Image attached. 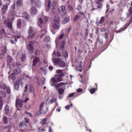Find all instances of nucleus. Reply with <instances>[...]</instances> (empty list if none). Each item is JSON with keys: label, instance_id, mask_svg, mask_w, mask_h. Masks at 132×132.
I'll use <instances>...</instances> for the list:
<instances>
[{"label": "nucleus", "instance_id": "nucleus-26", "mask_svg": "<svg viewBox=\"0 0 132 132\" xmlns=\"http://www.w3.org/2000/svg\"><path fill=\"white\" fill-rule=\"evenodd\" d=\"M9 78L10 79H11L13 80H14L15 79V77L14 73H12L11 76L9 77Z\"/></svg>", "mask_w": 132, "mask_h": 132}, {"label": "nucleus", "instance_id": "nucleus-33", "mask_svg": "<svg viewBox=\"0 0 132 132\" xmlns=\"http://www.w3.org/2000/svg\"><path fill=\"white\" fill-rule=\"evenodd\" d=\"M3 121L4 123H7L8 121V119L6 117H4L3 119Z\"/></svg>", "mask_w": 132, "mask_h": 132}, {"label": "nucleus", "instance_id": "nucleus-15", "mask_svg": "<svg viewBox=\"0 0 132 132\" xmlns=\"http://www.w3.org/2000/svg\"><path fill=\"white\" fill-rule=\"evenodd\" d=\"M7 26L11 31H13L12 23L11 22H8L7 23Z\"/></svg>", "mask_w": 132, "mask_h": 132}, {"label": "nucleus", "instance_id": "nucleus-29", "mask_svg": "<svg viewBox=\"0 0 132 132\" xmlns=\"http://www.w3.org/2000/svg\"><path fill=\"white\" fill-rule=\"evenodd\" d=\"M55 77H56V78L57 79V82H60L62 81V78L60 77L57 75L55 76Z\"/></svg>", "mask_w": 132, "mask_h": 132}, {"label": "nucleus", "instance_id": "nucleus-31", "mask_svg": "<svg viewBox=\"0 0 132 132\" xmlns=\"http://www.w3.org/2000/svg\"><path fill=\"white\" fill-rule=\"evenodd\" d=\"M54 54L55 55H56L57 56H61V55L60 53L58 51H54Z\"/></svg>", "mask_w": 132, "mask_h": 132}, {"label": "nucleus", "instance_id": "nucleus-17", "mask_svg": "<svg viewBox=\"0 0 132 132\" xmlns=\"http://www.w3.org/2000/svg\"><path fill=\"white\" fill-rule=\"evenodd\" d=\"M10 108L9 105H7L5 107V113L6 114H9V112Z\"/></svg>", "mask_w": 132, "mask_h": 132}, {"label": "nucleus", "instance_id": "nucleus-43", "mask_svg": "<svg viewBox=\"0 0 132 132\" xmlns=\"http://www.w3.org/2000/svg\"><path fill=\"white\" fill-rule=\"evenodd\" d=\"M5 2L7 5H9L10 3V0H4Z\"/></svg>", "mask_w": 132, "mask_h": 132}, {"label": "nucleus", "instance_id": "nucleus-4", "mask_svg": "<svg viewBox=\"0 0 132 132\" xmlns=\"http://www.w3.org/2000/svg\"><path fill=\"white\" fill-rule=\"evenodd\" d=\"M28 33V38H29L34 37L35 35V33L34 31L32 28L31 27L29 28Z\"/></svg>", "mask_w": 132, "mask_h": 132}, {"label": "nucleus", "instance_id": "nucleus-60", "mask_svg": "<svg viewBox=\"0 0 132 132\" xmlns=\"http://www.w3.org/2000/svg\"><path fill=\"white\" fill-rule=\"evenodd\" d=\"M33 88V87L32 86H30V87L29 88V91L30 92L32 90V89Z\"/></svg>", "mask_w": 132, "mask_h": 132}, {"label": "nucleus", "instance_id": "nucleus-57", "mask_svg": "<svg viewBox=\"0 0 132 132\" xmlns=\"http://www.w3.org/2000/svg\"><path fill=\"white\" fill-rule=\"evenodd\" d=\"M64 35V34L63 33L61 34V35L60 36V37H59V38L60 39H62Z\"/></svg>", "mask_w": 132, "mask_h": 132}, {"label": "nucleus", "instance_id": "nucleus-38", "mask_svg": "<svg viewBox=\"0 0 132 132\" xmlns=\"http://www.w3.org/2000/svg\"><path fill=\"white\" fill-rule=\"evenodd\" d=\"M65 42L64 41H62L61 45V47L62 49H63V48L65 44Z\"/></svg>", "mask_w": 132, "mask_h": 132}, {"label": "nucleus", "instance_id": "nucleus-37", "mask_svg": "<svg viewBox=\"0 0 132 132\" xmlns=\"http://www.w3.org/2000/svg\"><path fill=\"white\" fill-rule=\"evenodd\" d=\"M80 17V15H79V13L78 15L76 16L75 18L74 19V20L75 21H76L78 19H79Z\"/></svg>", "mask_w": 132, "mask_h": 132}, {"label": "nucleus", "instance_id": "nucleus-25", "mask_svg": "<svg viewBox=\"0 0 132 132\" xmlns=\"http://www.w3.org/2000/svg\"><path fill=\"white\" fill-rule=\"evenodd\" d=\"M44 103V102H42L40 104L39 106L40 111V112H42L43 108Z\"/></svg>", "mask_w": 132, "mask_h": 132}, {"label": "nucleus", "instance_id": "nucleus-48", "mask_svg": "<svg viewBox=\"0 0 132 132\" xmlns=\"http://www.w3.org/2000/svg\"><path fill=\"white\" fill-rule=\"evenodd\" d=\"M51 85L52 86H54L57 89L58 88V85L57 84H51Z\"/></svg>", "mask_w": 132, "mask_h": 132}, {"label": "nucleus", "instance_id": "nucleus-14", "mask_svg": "<svg viewBox=\"0 0 132 132\" xmlns=\"http://www.w3.org/2000/svg\"><path fill=\"white\" fill-rule=\"evenodd\" d=\"M57 90L59 93L60 94H63L64 93V90L63 88H57Z\"/></svg>", "mask_w": 132, "mask_h": 132}, {"label": "nucleus", "instance_id": "nucleus-18", "mask_svg": "<svg viewBox=\"0 0 132 132\" xmlns=\"http://www.w3.org/2000/svg\"><path fill=\"white\" fill-rule=\"evenodd\" d=\"M47 31L45 29L44 30H41V34L40 35V38H42L44 36L45 34Z\"/></svg>", "mask_w": 132, "mask_h": 132}, {"label": "nucleus", "instance_id": "nucleus-12", "mask_svg": "<svg viewBox=\"0 0 132 132\" xmlns=\"http://www.w3.org/2000/svg\"><path fill=\"white\" fill-rule=\"evenodd\" d=\"M31 12L32 15H35L37 12V10L35 7H32L31 9Z\"/></svg>", "mask_w": 132, "mask_h": 132}, {"label": "nucleus", "instance_id": "nucleus-36", "mask_svg": "<svg viewBox=\"0 0 132 132\" xmlns=\"http://www.w3.org/2000/svg\"><path fill=\"white\" fill-rule=\"evenodd\" d=\"M56 98H54L51 100L50 101V102L51 104L56 102Z\"/></svg>", "mask_w": 132, "mask_h": 132}, {"label": "nucleus", "instance_id": "nucleus-62", "mask_svg": "<svg viewBox=\"0 0 132 132\" xmlns=\"http://www.w3.org/2000/svg\"><path fill=\"white\" fill-rule=\"evenodd\" d=\"M26 113L30 117H32V115L31 113L26 112Z\"/></svg>", "mask_w": 132, "mask_h": 132}, {"label": "nucleus", "instance_id": "nucleus-51", "mask_svg": "<svg viewBox=\"0 0 132 132\" xmlns=\"http://www.w3.org/2000/svg\"><path fill=\"white\" fill-rule=\"evenodd\" d=\"M96 3L97 5L98 8H101L102 6V5L101 4H100L98 2H96Z\"/></svg>", "mask_w": 132, "mask_h": 132}, {"label": "nucleus", "instance_id": "nucleus-61", "mask_svg": "<svg viewBox=\"0 0 132 132\" xmlns=\"http://www.w3.org/2000/svg\"><path fill=\"white\" fill-rule=\"evenodd\" d=\"M97 40H98L99 43L101 44H102L103 43V41L101 40H100L98 38Z\"/></svg>", "mask_w": 132, "mask_h": 132}, {"label": "nucleus", "instance_id": "nucleus-47", "mask_svg": "<svg viewBox=\"0 0 132 132\" xmlns=\"http://www.w3.org/2000/svg\"><path fill=\"white\" fill-rule=\"evenodd\" d=\"M58 76L61 78L63 77L64 75V74L63 73H62L61 74L57 75Z\"/></svg>", "mask_w": 132, "mask_h": 132}, {"label": "nucleus", "instance_id": "nucleus-23", "mask_svg": "<svg viewBox=\"0 0 132 132\" xmlns=\"http://www.w3.org/2000/svg\"><path fill=\"white\" fill-rule=\"evenodd\" d=\"M6 85L4 84L2 82H1L0 84V88H2L3 89H4L6 88Z\"/></svg>", "mask_w": 132, "mask_h": 132}, {"label": "nucleus", "instance_id": "nucleus-35", "mask_svg": "<svg viewBox=\"0 0 132 132\" xmlns=\"http://www.w3.org/2000/svg\"><path fill=\"white\" fill-rule=\"evenodd\" d=\"M5 33L4 30L3 29H0V35H2Z\"/></svg>", "mask_w": 132, "mask_h": 132}, {"label": "nucleus", "instance_id": "nucleus-32", "mask_svg": "<svg viewBox=\"0 0 132 132\" xmlns=\"http://www.w3.org/2000/svg\"><path fill=\"white\" fill-rule=\"evenodd\" d=\"M2 98L1 97H0V109H2Z\"/></svg>", "mask_w": 132, "mask_h": 132}, {"label": "nucleus", "instance_id": "nucleus-3", "mask_svg": "<svg viewBox=\"0 0 132 132\" xmlns=\"http://www.w3.org/2000/svg\"><path fill=\"white\" fill-rule=\"evenodd\" d=\"M52 5V7H53L52 9H55V8L57 4L56 3V2L54 1H53L51 4V2L49 1H48V7L46 9V10L47 12H48L49 11Z\"/></svg>", "mask_w": 132, "mask_h": 132}, {"label": "nucleus", "instance_id": "nucleus-11", "mask_svg": "<svg viewBox=\"0 0 132 132\" xmlns=\"http://www.w3.org/2000/svg\"><path fill=\"white\" fill-rule=\"evenodd\" d=\"M131 23V22H130L127 23L126 24L124 28H121L119 30L117 31V32H119L124 30L128 27V26Z\"/></svg>", "mask_w": 132, "mask_h": 132}, {"label": "nucleus", "instance_id": "nucleus-16", "mask_svg": "<svg viewBox=\"0 0 132 132\" xmlns=\"http://www.w3.org/2000/svg\"><path fill=\"white\" fill-rule=\"evenodd\" d=\"M129 13L127 14V16L128 17L130 16H132V7H130L128 10Z\"/></svg>", "mask_w": 132, "mask_h": 132}, {"label": "nucleus", "instance_id": "nucleus-56", "mask_svg": "<svg viewBox=\"0 0 132 132\" xmlns=\"http://www.w3.org/2000/svg\"><path fill=\"white\" fill-rule=\"evenodd\" d=\"M7 89V93H10V89L9 88L6 87Z\"/></svg>", "mask_w": 132, "mask_h": 132}, {"label": "nucleus", "instance_id": "nucleus-28", "mask_svg": "<svg viewBox=\"0 0 132 132\" xmlns=\"http://www.w3.org/2000/svg\"><path fill=\"white\" fill-rule=\"evenodd\" d=\"M40 69L42 72H44L45 73H46V71L47 69L46 67H41Z\"/></svg>", "mask_w": 132, "mask_h": 132}, {"label": "nucleus", "instance_id": "nucleus-6", "mask_svg": "<svg viewBox=\"0 0 132 132\" xmlns=\"http://www.w3.org/2000/svg\"><path fill=\"white\" fill-rule=\"evenodd\" d=\"M34 43L32 42H30L29 43L27 47V48L30 54L32 53H33L34 50L33 45Z\"/></svg>", "mask_w": 132, "mask_h": 132}, {"label": "nucleus", "instance_id": "nucleus-49", "mask_svg": "<svg viewBox=\"0 0 132 132\" xmlns=\"http://www.w3.org/2000/svg\"><path fill=\"white\" fill-rule=\"evenodd\" d=\"M22 60L23 61H24L25 60V55L24 54H23L22 57Z\"/></svg>", "mask_w": 132, "mask_h": 132}, {"label": "nucleus", "instance_id": "nucleus-7", "mask_svg": "<svg viewBox=\"0 0 132 132\" xmlns=\"http://www.w3.org/2000/svg\"><path fill=\"white\" fill-rule=\"evenodd\" d=\"M2 52V53L0 55V59L2 58L3 56L6 52L7 51V47L5 46H3L1 47Z\"/></svg>", "mask_w": 132, "mask_h": 132}, {"label": "nucleus", "instance_id": "nucleus-53", "mask_svg": "<svg viewBox=\"0 0 132 132\" xmlns=\"http://www.w3.org/2000/svg\"><path fill=\"white\" fill-rule=\"evenodd\" d=\"M64 84H65L63 82H61L59 84H57V85H58V88H59V86L62 85H64Z\"/></svg>", "mask_w": 132, "mask_h": 132}, {"label": "nucleus", "instance_id": "nucleus-46", "mask_svg": "<svg viewBox=\"0 0 132 132\" xmlns=\"http://www.w3.org/2000/svg\"><path fill=\"white\" fill-rule=\"evenodd\" d=\"M61 10L63 12H64L65 11V7L64 6H61Z\"/></svg>", "mask_w": 132, "mask_h": 132}, {"label": "nucleus", "instance_id": "nucleus-50", "mask_svg": "<svg viewBox=\"0 0 132 132\" xmlns=\"http://www.w3.org/2000/svg\"><path fill=\"white\" fill-rule=\"evenodd\" d=\"M28 87L27 85H26L25 87H24V92H27V91L28 90Z\"/></svg>", "mask_w": 132, "mask_h": 132}, {"label": "nucleus", "instance_id": "nucleus-40", "mask_svg": "<svg viewBox=\"0 0 132 132\" xmlns=\"http://www.w3.org/2000/svg\"><path fill=\"white\" fill-rule=\"evenodd\" d=\"M12 60V59L11 57L10 56H8V62H10Z\"/></svg>", "mask_w": 132, "mask_h": 132}, {"label": "nucleus", "instance_id": "nucleus-22", "mask_svg": "<svg viewBox=\"0 0 132 132\" xmlns=\"http://www.w3.org/2000/svg\"><path fill=\"white\" fill-rule=\"evenodd\" d=\"M22 4V1L21 0H18L16 2V4L18 6H21Z\"/></svg>", "mask_w": 132, "mask_h": 132}, {"label": "nucleus", "instance_id": "nucleus-21", "mask_svg": "<svg viewBox=\"0 0 132 132\" xmlns=\"http://www.w3.org/2000/svg\"><path fill=\"white\" fill-rule=\"evenodd\" d=\"M21 72V70L19 68H17L14 70V73L16 74H17L20 73Z\"/></svg>", "mask_w": 132, "mask_h": 132}, {"label": "nucleus", "instance_id": "nucleus-5", "mask_svg": "<svg viewBox=\"0 0 132 132\" xmlns=\"http://www.w3.org/2000/svg\"><path fill=\"white\" fill-rule=\"evenodd\" d=\"M22 83V79L20 78L17 79L16 83L14 86V88L16 90H18L19 88V86Z\"/></svg>", "mask_w": 132, "mask_h": 132}, {"label": "nucleus", "instance_id": "nucleus-41", "mask_svg": "<svg viewBox=\"0 0 132 132\" xmlns=\"http://www.w3.org/2000/svg\"><path fill=\"white\" fill-rule=\"evenodd\" d=\"M24 17H25L27 19H28L29 18V16L27 13H25L24 14Z\"/></svg>", "mask_w": 132, "mask_h": 132}, {"label": "nucleus", "instance_id": "nucleus-9", "mask_svg": "<svg viewBox=\"0 0 132 132\" xmlns=\"http://www.w3.org/2000/svg\"><path fill=\"white\" fill-rule=\"evenodd\" d=\"M40 63L39 58L37 57H35L33 60V65H35L37 64H39Z\"/></svg>", "mask_w": 132, "mask_h": 132}, {"label": "nucleus", "instance_id": "nucleus-52", "mask_svg": "<svg viewBox=\"0 0 132 132\" xmlns=\"http://www.w3.org/2000/svg\"><path fill=\"white\" fill-rule=\"evenodd\" d=\"M46 119H43L41 122L42 124V125H44V124H45L46 123Z\"/></svg>", "mask_w": 132, "mask_h": 132}, {"label": "nucleus", "instance_id": "nucleus-54", "mask_svg": "<svg viewBox=\"0 0 132 132\" xmlns=\"http://www.w3.org/2000/svg\"><path fill=\"white\" fill-rule=\"evenodd\" d=\"M71 29V28H69L67 29L66 30V31L67 32V34H68L69 33V32L70 31Z\"/></svg>", "mask_w": 132, "mask_h": 132}, {"label": "nucleus", "instance_id": "nucleus-58", "mask_svg": "<svg viewBox=\"0 0 132 132\" xmlns=\"http://www.w3.org/2000/svg\"><path fill=\"white\" fill-rule=\"evenodd\" d=\"M74 95V93H71L68 96L69 97H72Z\"/></svg>", "mask_w": 132, "mask_h": 132}, {"label": "nucleus", "instance_id": "nucleus-34", "mask_svg": "<svg viewBox=\"0 0 132 132\" xmlns=\"http://www.w3.org/2000/svg\"><path fill=\"white\" fill-rule=\"evenodd\" d=\"M51 80L52 81V82L53 83L57 82V79L56 78V77H55L52 78L51 79Z\"/></svg>", "mask_w": 132, "mask_h": 132}, {"label": "nucleus", "instance_id": "nucleus-27", "mask_svg": "<svg viewBox=\"0 0 132 132\" xmlns=\"http://www.w3.org/2000/svg\"><path fill=\"white\" fill-rule=\"evenodd\" d=\"M21 24V21L19 19L17 21V26L18 28H20V27Z\"/></svg>", "mask_w": 132, "mask_h": 132}, {"label": "nucleus", "instance_id": "nucleus-64", "mask_svg": "<svg viewBox=\"0 0 132 132\" xmlns=\"http://www.w3.org/2000/svg\"><path fill=\"white\" fill-rule=\"evenodd\" d=\"M82 90L81 88H79L77 90V92H80L82 91Z\"/></svg>", "mask_w": 132, "mask_h": 132}, {"label": "nucleus", "instance_id": "nucleus-24", "mask_svg": "<svg viewBox=\"0 0 132 132\" xmlns=\"http://www.w3.org/2000/svg\"><path fill=\"white\" fill-rule=\"evenodd\" d=\"M38 23L40 27H41L40 25H42L43 23V21L41 18H40L38 19Z\"/></svg>", "mask_w": 132, "mask_h": 132}, {"label": "nucleus", "instance_id": "nucleus-10", "mask_svg": "<svg viewBox=\"0 0 132 132\" xmlns=\"http://www.w3.org/2000/svg\"><path fill=\"white\" fill-rule=\"evenodd\" d=\"M23 102L21 101L20 100L16 99V107H22L21 103Z\"/></svg>", "mask_w": 132, "mask_h": 132}, {"label": "nucleus", "instance_id": "nucleus-63", "mask_svg": "<svg viewBox=\"0 0 132 132\" xmlns=\"http://www.w3.org/2000/svg\"><path fill=\"white\" fill-rule=\"evenodd\" d=\"M105 39H107L108 38V34L107 33H106L105 34Z\"/></svg>", "mask_w": 132, "mask_h": 132}, {"label": "nucleus", "instance_id": "nucleus-39", "mask_svg": "<svg viewBox=\"0 0 132 132\" xmlns=\"http://www.w3.org/2000/svg\"><path fill=\"white\" fill-rule=\"evenodd\" d=\"M63 70H61L58 69L56 71V72L57 73H63Z\"/></svg>", "mask_w": 132, "mask_h": 132}, {"label": "nucleus", "instance_id": "nucleus-1", "mask_svg": "<svg viewBox=\"0 0 132 132\" xmlns=\"http://www.w3.org/2000/svg\"><path fill=\"white\" fill-rule=\"evenodd\" d=\"M52 61L55 65L59 64L60 67H64L65 66L64 61L59 58L57 59L53 58Z\"/></svg>", "mask_w": 132, "mask_h": 132}, {"label": "nucleus", "instance_id": "nucleus-30", "mask_svg": "<svg viewBox=\"0 0 132 132\" xmlns=\"http://www.w3.org/2000/svg\"><path fill=\"white\" fill-rule=\"evenodd\" d=\"M96 89L95 88H92L90 90V92L91 94H93L96 91Z\"/></svg>", "mask_w": 132, "mask_h": 132}, {"label": "nucleus", "instance_id": "nucleus-59", "mask_svg": "<svg viewBox=\"0 0 132 132\" xmlns=\"http://www.w3.org/2000/svg\"><path fill=\"white\" fill-rule=\"evenodd\" d=\"M50 39V37L49 36H47L46 37V38H45V41H48Z\"/></svg>", "mask_w": 132, "mask_h": 132}, {"label": "nucleus", "instance_id": "nucleus-8", "mask_svg": "<svg viewBox=\"0 0 132 132\" xmlns=\"http://www.w3.org/2000/svg\"><path fill=\"white\" fill-rule=\"evenodd\" d=\"M104 20V17H101V19L98 22V21H96V23L97 26H102V24H103Z\"/></svg>", "mask_w": 132, "mask_h": 132}, {"label": "nucleus", "instance_id": "nucleus-13", "mask_svg": "<svg viewBox=\"0 0 132 132\" xmlns=\"http://www.w3.org/2000/svg\"><path fill=\"white\" fill-rule=\"evenodd\" d=\"M19 126L21 128L23 127L26 128L27 127V125L25 123L24 121H22L20 123Z\"/></svg>", "mask_w": 132, "mask_h": 132}, {"label": "nucleus", "instance_id": "nucleus-20", "mask_svg": "<svg viewBox=\"0 0 132 132\" xmlns=\"http://www.w3.org/2000/svg\"><path fill=\"white\" fill-rule=\"evenodd\" d=\"M69 18L68 17H65L63 21V24H65L69 22Z\"/></svg>", "mask_w": 132, "mask_h": 132}, {"label": "nucleus", "instance_id": "nucleus-19", "mask_svg": "<svg viewBox=\"0 0 132 132\" xmlns=\"http://www.w3.org/2000/svg\"><path fill=\"white\" fill-rule=\"evenodd\" d=\"M7 5H7H3V7L2 8V11L3 12H5L7 10L8 7Z\"/></svg>", "mask_w": 132, "mask_h": 132}, {"label": "nucleus", "instance_id": "nucleus-2", "mask_svg": "<svg viewBox=\"0 0 132 132\" xmlns=\"http://www.w3.org/2000/svg\"><path fill=\"white\" fill-rule=\"evenodd\" d=\"M60 19L57 17H55L54 19V23L53 25V28L55 29H58L59 28V23Z\"/></svg>", "mask_w": 132, "mask_h": 132}, {"label": "nucleus", "instance_id": "nucleus-45", "mask_svg": "<svg viewBox=\"0 0 132 132\" xmlns=\"http://www.w3.org/2000/svg\"><path fill=\"white\" fill-rule=\"evenodd\" d=\"M82 62H81L80 65H79V71L80 72H81L82 71Z\"/></svg>", "mask_w": 132, "mask_h": 132}, {"label": "nucleus", "instance_id": "nucleus-55", "mask_svg": "<svg viewBox=\"0 0 132 132\" xmlns=\"http://www.w3.org/2000/svg\"><path fill=\"white\" fill-rule=\"evenodd\" d=\"M72 9V7L70 6H69L68 8V10L69 11H71Z\"/></svg>", "mask_w": 132, "mask_h": 132}, {"label": "nucleus", "instance_id": "nucleus-44", "mask_svg": "<svg viewBox=\"0 0 132 132\" xmlns=\"http://www.w3.org/2000/svg\"><path fill=\"white\" fill-rule=\"evenodd\" d=\"M40 51L38 49L35 50V54L36 55H38Z\"/></svg>", "mask_w": 132, "mask_h": 132}, {"label": "nucleus", "instance_id": "nucleus-42", "mask_svg": "<svg viewBox=\"0 0 132 132\" xmlns=\"http://www.w3.org/2000/svg\"><path fill=\"white\" fill-rule=\"evenodd\" d=\"M79 13L80 16H82L83 18H86L85 16V15L83 13H82L81 12H80Z\"/></svg>", "mask_w": 132, "mask_h": 132}]
</instances>
